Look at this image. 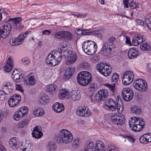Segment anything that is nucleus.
I'll return each mask as SVG.
<instances>
[{"label": "nucleus", "instance_id": "nucleus-18", "mask_svg": "<svg viewBox=\"0 0 151 151\" xmlns=\"http://www.w3.org/2000/svg\"><path fill=\"white\" fill-rule=\"evenodd\" d=\"M141 143L146 144L151 142V133L145 134L141 136L139 139Z\"/></svg>", "mask_w": 151, "mask_h": 151}, {"label": "nucleus", "instance_id": "nucleus-56", "mask_svg": "<svg viewBox=\"0 0 151 151\" xmlns=\"http://www.w3.org/2000/svg\"><path fill=\"white\" fill-rule=\"evenodd\" d=\"M117 111L119 113H122L123 110V105H121L120 104L119 105L117 103Z\"/></svg>", "mask_w": 151, "mask_h": 151}, {"label": "nucleus", "instance_id": "nucleus-4", "mask_svg": "<svg viewBox=\"0 0 151 151\" xmlns=\"http://www.w3.org/2000/svg\"><path fill=\"white\" fill-rule=\"evenodd\" d=\"M73 139V136L71 133L67 130L63 129L60 132L58 142L59 143L68 144Z\"/></svg>", "mask_w": 151, "mask_h": 151}, {"label": "nucleus", "instance_id": "nucleus-47", "mask_svg": "<svg viewBox=\"0 0 151 151\" xmlns=\"http://www.w3.org/2000/svg\"><path fill=\"white\" fill-rule=\"evenodd\" d=\"M10 97L13 99H14V101H15L16 102H17L19 103L21 100V96L18 94H15L12 96Z\"/></svg>", "mask_w": 151, "mask_h": 151}, {"label": "nucleus", "instance_id": "nucleus-39", "mask_svg": "<svg viewBox=\"0 0 151 151\" xmlns=\"http://www.w3.org/2000/svg\"><path fill=\"white\" fill-rule=\"evenodd\" d=\"M94 146L95 144L92 142H90L85 146L84 149L86 150L85 151H92Z\"/></svg>", "mask_w": 151, "mask_h": 151}, {"label": "nucleus", "instance_id": "nucleus-59", "mask_svg": "<svg viewBox=\"0 0 151 151\" xmlns=\"http://www.w3.org/2000/svg\"><path fill=\"white\" fill-rule=\"evenodd\" d=\"M61 51L62 53H63L64 55H66L68 53V50L65 47H62V48L61 49Z\"/></svg>", "mask_w": 151, "mask_h": 151}, {"label": "nucleus", "instance_id": "nucleus-57", "mask_svg": "<svg viewBox=\"0 0 151 151\" xmlns=\"http://www.w3.org/2000/svg\"><path fill=\"white\" fill-rule=\"evenodd\" d=\"M129 4L130 7L132 9H134L137 6V5L135 3H134L133 1H131Z\"/></svg>", "mask_w": 151, "mask_h": 151}, {"label": "nucleus", "instance_id": "nucleus-53", "mask_svg": "<svg viewBox=\"0 0 151 151\" xmlns=\"http://www.w3.org/2000/svg\"><path fill=\"white\" fill-rule=\"evenodd\" d=\"M95 32H93L91 31L90 32L89 31V30H86L84 29L83 30V32H82V35H90L93 34H95Z\"/></svg>", "mask_w": 151, "mask_h": 151}, {"label": "nucleus", "instance_id": "nucleus-49", "mask_svg": "<svg viewBox=\"0 0 151 151\" xmlns=\"http://www.w3.org/2000/svg\"><path fill=\"white\" fill-rule=\"evenodd\" d=\"M28 122L27 119H23L20 122L19 126L21 128H24L28 124Z\"/></svg>", "mask_w": 151, "mask_h": 151}, {"label": "nucleus", "instance_id": "nucleus-15", "mask_svg": "<svg viewBox=\"0 0 151 151\" xmlns=\"http://www.w3.org/2000/svg\"><path fill=\"white\" fill-rule=\"evenodd\" d=\"M111 119L114 124L117 126L123 125L125 121L124 117L119 116L115 114L112 115Z\"/></svg>", "mask_w": 151, "mask_h": 151}, {"label": "nucleus", "instance_id": "nucleus-44", "mask_svg": "<svg viewBox=\"0 0 151 151\" xmlns=\"http://www.w3.org/2000/svg\"><path fill=\"white\" fill-rule=\"evenodd\" d=\"M8 103L9 106L11 107H13L18 105L19 103L17 102H16L14 100L11 98H9Z\"/></svg>", "mask_w": 151, "mask_h": 151}, {"label": "nucleus", "instance_id": "nucleus-38", "mask_svg": "<svg viewBox=\"0 0 151 151\" xmlns=\"http://www.w3.org/2000/svg\"><path fill=\"white\" fill-rule=\"evenodd\" d=\"M131 111L134 114H139L140 113L141 109L140 107L134 105L131 107Z\"/></svg>", "mask_w": 151, "mask_h": 151}, {"label": "nucleus", "instance_id": "nucleus-19", "mask_svg": "<svg viewBox=\"0 0 151 151\" xmlns=\"http://www.w3.org/2000/svg\"><path fill=\"white\" fill-rule=\"evenodd\" d=\"M45 89L50 94L53 95L57 91L58 88L56 85L51 84L47 86Z\"/></svg>", "mask_w": 151, "mask_h": 151}, {"label": "nucleus", "instance_id": "nucleus-54", "mask_svg": "<svg viewBox=\"0 0 151 151\" xmlns=\"http://www.w3.org/2000/svg\"><path fill=\"white\" fill-rule=\"evenodd\" d=\"M6 94L5 93V92L3 91H0V101H2L5 100L6 99Z\"/></svg>", "mask_w": 151, "mask_h": 151}, {"label": "nucleus", "instance_id": "nucleus-12", "mask_svg": "<svg viewBox=\"0 0 151 151\" xmlns=\"http://www.w3.org/2000/svg\"><path fill=\"white\" fill-rule=\"evenodd\" d=\"M109 92L106 89H102L97 92L95 96V99L96 101L99 102L101 101L106 97L108 95Z\"/></svg>", "mask_w": 151, "mask_h": 151}, {"label": "nucleus", "instance_id": "nucleus-6", "mask_svg": "<svg viewBox=\"0 0 151 151\" xmlns=\"http://www.w3.org/2000/svg\"><path fill=\"white\" fill-rule=\"evenodd\" d=\"M129 122L130 127L134 132L140 131L145 126L144 121L139 120V118L132 117Z\"/></svg>", "mask_w": 151, "mask_h": 151}, {"label": "nucleus", "instance_id": "nucleus-20", "mask_svg": "<svg viewBox=\"0 0 151 151\" xmlns=\"http://www.w3.org/2000/svg\"><path fill=\"white\" fill-rule=\"evenodd\" d=\"M138 50L136 48H131L128 52V56L129 59L136 58L138 55Z\"/></svg>", "mask_w": 151, "mask_h": 151}, {"label": "nucleus", "instance_id": "nucleus-21", "mask_svg": "<svg viewBox=\"0 0 151 151\" xmlns=\"http://www.w3.org/2000/svg\"><path fill=\"white\" fill-rule=\"evenodd\" d=\"M13 61L11 58H10L8 59L7 63L4 66V70L7 72H10L13 66Z\"/></svg>", "mask_w": 151, "mask_h": 151}, {"label": "nucleus", "instance_id": "nucleus-2", "mask_svg": "<svg viewBox=\"0 0 151 151\" xmlns=\"http://www.w3.org/2000/svg\"><path fill=\"white\" fill-rule=\"evenodd\" d=\"M62 58V53L58 51L54 50L47 56L45 60L46 63L51 66H55L59 64Z\"/></svg>", "mask_w": 151, "mask_h": 151}, {"label": "nucleus", "instance_id": "nucleus-1", "mask_svg": "<svg viewBox=\"0 0 151 151\" xmlns=\"http://www.w3.org/2000/svg\"><path fill=\"white\" fill-rule=\"evenodd\" d=\"M22 19L20 17L9 18V23H7L0 27V30L2 32L3 37H6L10 34L11 31H14L19 30L22 27L20 23Z\"/></svg>", "mask_w": 151, "mask_h": 151}, {"label": "nucleus", "instance_id": "nucleus-34", "mask_svg": "<svg viewBox=\"0 0 151 151\" xmlns=\"http://www.w3.org/2000/svg\"><path fill=\"white\" fill-rule=\"evenodd\" d=\"M145 24L151 32V16L147 15L145 17Z\"/></svg>", "mask_w": 151, "mask_h": 151}, {"label": "nucleus", "instance_id": "nucleus-11", "mask_svg": "<svg viewBox=\"0 0 151 151\" xmlns=\"http://www.w3.org/2000/svg\"><path fill=\"white\" fill-rule=\"evenodd\" d=\"M147 38L146 35L144 33L137 34L133 37L132 42L133 45L137 46L145 41Z\"/></svg>", "mask_w": 151, "mask_h": 151}, {"label": "nucleus", "instance_id": "nucleus-3", "mask_svg": "<svg viewBox=\"0 0 151 151\" xmlns=\"http://www.w3.org/2000/svg\"><path fill=\"white\" fill-rule=\"evenodd\" d=\"M82 48L83 51L86 53L91 55L96 52L97 46L95 42L92 41L87 40L83 43Z\"/></svg>", "mask_w": 151, "mask_h": 151}, {"label": "nucleus", "instance_id": "nucleus-31", "mask_svg": "<svg viewBox=\"0 0 151 151\" xmlns=\"http://www.w3.org/2000/svg\"><path fill=\"white\" fill-rule=\"evenodd\" d=\"M116 38L114 37H111L104 42V43L106 44L111 47H116L115 45L114 44V42L115 41Z\"/></svg>", "mask_w": 151, "mask_h": 151}, {"label": "nucleus", "instance_id": "nucleus-45", "mask_svg": "<svg viewBox=\"0 0 151 151\" xmlns=\"http://www.w3.org/2000/svg\"><path fill=\"white\" fill-rule=\"evenodd\" d=\"M33 114L36 116H40L44 114V111L38 109H36L33 112Z\"/></svg>", "mask_w": 151, "mask_h": 151}, {"label": "nucleus", "instance_id": "nucleus-8", "mask_svg": "<svg viewBox=\"0 0 151 151\" xmlns=\"http://www.w3.org/2000/svg\"><path fill=\"white\" fill-rule=\"evenodd\" d=\"M133 86L136 89L140 91L145 92L147 89V85L144 80L141 78L137 79L134 81L133 83Z\"/></svg>", "mask_w": 151, "mask_h": 151}, {"label": "nucleus", "instance_id": "nucleus-61", "mask_svg": "<svg viewBox=\"0 0 151 151\" xmlns=\"http://www.w3.org/2000/svg\"><path fill=\"white\" fill-rule=\"evenodd\" d=\"M126 137L127 139L131 142H133L134 141V138L131 136H126Z\"/></svg>", "mask_w": 151, "mask_h": 151}, {"label": "nucleus", "instance_id": "nucleus-28", "mask_svg": "<svg viewBox=\"0 0 151 151\" xmlns=\"http://www.w3.org/2000/svg\"><path fill=\"white\" fill-rule=\"evenodd\" d=\"M43 134L42 132L38 129V127H35L32 133L33 137L36 139L40 138Z\"/></svg>", "mask_w": 151, "mask_h": 151}, {"label": "nucleus", "instance_id": "nucleus-10", "mask_svg": "<svg viewBox=\"0 0 151 151\" xmlns=\"http://www.w3.org/2000/svg\"><path fill=\"white\" fill-rule=\"evenodd\" d=\"M134 77L133 73L131 71H125L122 77V82L123 84L128 85L133 81Z\"/></svg>", "mask_w": 151, "mask_h": 151}, {"label": "nucleus", "instance_id": "nucleus-29", "mask_svg": "<svg viewBox=\"0 0 151 151\" xmlns=\"http://www.w3.org/2000/svg\"><path fill=\"white\" fill-rule=\"evenodd\" d=\"M23 42L18 37H12L9 40L10 44L13 46H16L21 44Z\"/></svg>", "mask_w": 151, "mask_h": 151}, {"label": "nucleus", "instance_id": "nucleus-58", "mask_svg": "<svg viewBox=\"0 0 151 151\" xmlns=\"http://www.w3.org/2000/svg\"><path fill=\"white\" fill-rule=\"evenodd\" d=\"M107 151H118V149L117 147L111 145L110 147H108Z\"/></svg>", "mask_w": 151, "mask_h": 151}, {"label": "nucleus", "instance_id": "nucleus-7", "mask_svg": "<svg viewBox=\"0 0 151 151\" xmlns=\"http://www.w3.org/2000/svg\"><path fill=\"white\" fill-rule=\"evenodd\" d=\"M96 68L101 73L105 76L109 75L111 72V67L102 63H99L97 64Z\"/></svg>", "mask_w": 151, "mask_h": 151}, {"label": "nucleus", "instance_id": "nucleus-22", "mask_svg": "<svg viewBox=\"0 0 151 151\" xmlns=\"http://www.w3.org/2000/svg\"><path fill=\"white\" fill-rule=\"evenodd\" d=\"M22 73L18 71L17 70H14L12 73V77L14 81L19 83L20 81L21 76Z\"/></svg>", "mask_w": 151, "mask_h": 151}, {"label": "nucleus", "instance_id": "nucleus-43", "mask_svg": "<svg viewBox=\"0 0 151 151\" xmlns=\"http://www.w3.org/2000/svg\"><path fill=\"white\" fill-rule=\"evenodd\" d=\"M47 148L50 151H54L56 149V146L54 142H50L47 147Z\"/></svg>", "mask_w": 151, "mask_h": 151}, {"label": "nucleus", "instance_id": "nucleus-33", "mask_svg": "<svg viewBox=\"0 0 151 151\" xmlns=\"http://www.w3.org/2000/svg\"><path fill=\"white\" fill-rule=\"evenodd\" d=\"M70 94V98L74 101L78 100L80 98V95L77 91L71 92Z\"/></svg>", "mask_w": 151, "mask_h": 151}, {"label": "nucleus", "instance_id": "nucleus-25", "mask_svg": "<svg viewBox=\"0 0 151 151\" xmlns=\"http://www.w3.org/2000/svg\"><path fill=\"white\" fill-rule=\"evenodd\" d=\"M18 139L16 137L11 138L9 141V145L10 147L13 149H17L18 148L19 146L17 144Z\"/></svg>", "mask_w": 151, "mask_h": 151}, {"label": "nucleus", "instance_id": "nucleus-14", "mask_svg": "<svg viewBox=\"0 0 151 151\" xmlns=\"http://www.w3.org/2000/svg\"><path fill=\"white\" fill-rule=\"evenodd\" d=\"M14 88V85L12 83L9 81L4 82L1 87L3 91L5 92V94L6 95L11 94Z\"/></svg>", "mask_w": 151, "mask_h": 151}, {"label": "nucleus", "instance_id": "nucleus-52", "mask_svg": "<svg viewBox=\"0 0 151 151\" xmlns=\"http://www.w3.org/2000/svg\"><path fill=\"white\" fill-rule=\"evenodd\" d=\"M7 113V111L6 109L0 110V117L3 119L6 116Z\"/></svg>", "mask_w": 151, "mask_h": 151}, {"label": "nucleus", "instance_id": "nucleus-64", "mask_svg": "<svg viewBox=\"0 0 151 151\" xmlns=\"http://www.w3.org/2000/svg\"><path fill=\"white\" fill-rule=\"evenodd\" d=\"M136 22L139 25H143L144 24V22L141 19H137L136 20Z\"/></svg>", "mask_w": 151, "mask_h": 151}, {"label": "nucleus", "instance_id": "nucleus-36", "mask_svg": "<svg viewBox=\"0 0 151 151\" xmlns=\"http://www.w3.org/2000/svg\"><path fill=\"white\" fill-rule=\"evenodd\" d=\"M39 101L41 104L45 105L49 102V100L47 96L44 95L39 99Z\"/></svg>", "mask_w": 151, "mask_h": 151}, {"label": "nucleus", "instance_id": "nucleus-62", "mask_svg": "<svg viewBox=\"0 0 151 151\" xmlns=\"http://www.w3.org/2000/svg\"><path fill=\"white\" fill-rule=\"evenodd\" d=\"M129 0H123V3L124 7L126 8H128L129 7L128 3Z\"/></svg>", "mask_w": 151, "mask_h": 151}, {"label": "nucleus", "instance_id": "nucleus-32", "mask_svg": "<svg viewBox=\"0 0 151 151\" xmlns=\"http://www.w3.org/2000/svg\"><path fill=\"white\" fill-rule=\"evenodd\" d=\"M140 49L142 51H150L151 50V46L150 44L145 42L142 43L140 46Z\"/></svg>", "mask_w": 151, "mask_h": 151}, {"label": "nucleus", "instance_id": "nucleus-55", "mask_svg": "<svg viewBox=\"0 0 151 151\" xmlns=\"http://www.w3.org/2000/svg\"><path fill=\"white\" fill-rule=\"evenodd\" d=\"M22 63L25 65H27L30 63L29 59L27 58H24L22 60Z\"/></svg>", "mask_w": 151, "mask_h": 151}, {"label": "nucleus", "instance_id": "nucleus-24", "mask_svg": "<svg viewBox=\"0 0 151 151\" xmlns=\"http://www.w3.org/2000/svg\"><path fill=\"white\" fill-rule=\"evenodd\" d=\"M53 110L55 112L59 113L64 109V106L62 104L57 102L54 104L52 106Z\"/></svg>", "mask_w": 151, "mask_h": 151}, {"label": "nucleus", "instance_id": "nucleus-26", "mask_svg": "<svg viewBox=\"0 0 151 151\" xmlns=\"http://www.w3.org/2000/svg\"><path fill=\"white\" fill-rule=\"evenodd\" d=\"M104 144L102 141H97L96 143L94 151H105Z\"/></svg>", "mask_w": 151, "mask_h": 151}, {"label": "nucleus", "instance_id": "nucleus-50", "mask_svg": "<svg viewBox=\"0 0 151 151\" xmlns=\"http://www.w3.org/2000/svg\"><path fill=\"white\" fill-rule=\"evenodd\" d=\"M97 84L96 83H92L90 86V91H95L97 89Z\"/></svg>", "mask_w": 151, "mask_h": 151}, {"label": "nucleus", "instance_id": "nucleus-63", "mask_svg": "<svg viewBox=\"0 0 151 151\" xmlns=\"http://www.w3.org/2000/svg\"><path fill=\"white\" fill-rule=\"evenodd\" d=\"M16 89L21 92L23 91V90L22 89V86L20 84H17L16 85Z\"/></svg>", "mask_w": 151, "mask_h": 151}, {"label": "nucleus", "instance_id": "nucleus-42", "mask_svg": "<svg viewBox=\"0 0 151 151\" xmlns=\"http://www.w3.org/2000/svg\"><path fill=\"white\" fill-rule=\"evenodd\" d=\"M64 38L65 40H71L72 39L71 33L68 31H64Z\"/></svg>", "mask_w": 151, "mask_h": 151}, {"label": "nucleus", "instance_id": "nucleus-16", "mask_svg": "<svg viewBox=\"0 0 151 151\" xmlns=\"http://www.w3.org/2000/svg\"><path fill=\"white\" fill-rule=\"evenodd\" d=\"M115 48L104 43L102 48V53L104 56H109L114 52Z\"/></svg>", "mask_w": 151, "mask_h": 151}, {"label": "nucleus", "instance_id": "nucleus-46", "mask_svg": "<svg viewBox=\"0 0 151 151\" xmlns=\"http://www.w3.org/2000/svg\"><path fill=\"white\" fill-rule=\"evenodd\" d=\"M118 74L116 73L113 74L111 77V82L114 84H116L119 79Z\"/></svg>", "mask_w": 151, "mask_h": 151}, {"label": "nucleus", "instance_id": "nucleus-41", "mask_svg": "<svg viewBox=\"0 0 151 151\" xmlns=\"http://www.w3.org/2000/svg\"><path fill=\"white\" fill-rule=\"evenodd\" d=\"M85 111H86V107H79L78 109L77 114L78 115L83 116L85 115L84 113Z\"/></svg>", "mask_w": 151, "mask_h": 151}, {"label": "nucleus", "instance_id": "nucleus-51", "mask_svg": "<svg viewBox=\"0 0 151 151\" xmlns=\"http://www.w3.org/2000/svg\"><path fill=\"white\" fill-rule=\"evenodd\" d=\"M29 32L28 31H27L25 32L23 34V35H20L18 37L21 40H22V42H23L24 41V39L27 37L28 36V33Z\"/></svg>", "mask_w": 151, "mask_h": 151}, {"label": "nucleus", "instance_id": "nucleus-40", "mask_svg": "<svg viewBox=\"0 0 151 151\" xmlns=\"http://www.w3.org/2000/svg\"><path fill=\"white\" fill-rule=\"evenodd\" d=\"M64 31H61L57 32L55 34V37L58 40L64 38Z\"/></svg>", "mask_w": 151, "mask_h": 151}, {"label": "nucleus", "instance_id": "nucleus-17", "mask_svg": "<svg viewBox=\"0 0 151 151\" xmlns=\"http://www.w3.org/2000/svg\"><path fill=\"white\" fill-rule=\"evenodd\" d=\"M68 59L66 60V63L67 65H71L75 62L77 60V57L76 54L73 52H71L68 55Z\"/></svg>", "mask_w": 151, "mask_h": 151}, {"label": "nucleus", "instance_id": "nucleus-5", "mask_svg": "<svg viewBox=\"0 0 151 151\" xmlns=\"http://www.w3.org/2000/svg\"><path fill=\"white\" fill-rule=\"evenodd\" d=\"M91 75L88 71H82L79 73L77 76L78 83L81 85L86 86L88 84L91 80Z\"/></svg>", "mask_w": 151, "mask_h": 151}, {"label": "nucleus", "instance_id": "nucleus-27", "mask_svg": "<svg viewBox=\"0 0 151 151\" xmlns=\"http://www.w3.org/2000/svg\"><path fill=\"white\" fill-rule=\"evenodd\" d=\"M69 91L66 89H62L60 90L58 94V97L61 99H63L65 98L67 99L69 94Z\"/></svg>", "mask_w": 151, "mask_h": 151}, {"label": "nucleus", "instance_id": "nucleus-37", "mask_svg": "<svg viewBox=\"0 0 151 151\" xmlns=\"http://www.w3.org/2000/svg\"><path fill=\"white\" fill-rule=\"evenodd\" d=\"M28 79L29 84L32 86L34 85L35 83V78L33 74H30L28 76Z\"/></svg>", "mask_w": 151, "mask_h": 151}, {"label": "nucleus", "instance_id": "nucleus-23", "mask_svg": "<svg viewBox=\"0 0 151 151\" xmlns=\"http://www.w3.org/2000/svg\"><path fill=\"white\" fill-rule=\"evenodd\" d=\"M75 68L74 67L70 66L66 70L65 73V78L68 79L74 73Z\"/></svg>", "mask_w": 151, "mask_h": 151}, {"label": "nucleus", "instance_id": "nucleus-9", "mask_svg": "<svg viewBox=\"0 0 151 151\" xmlns=\"http://www.w3.org/2000/svg\"><path fill=\"white\" fill-rule=\"evenodd\" d=\"M28 112V108L25 106H22L15 112L13 115V118L16 121H19L22 117L25 116Z\"/></svg>", "mask_w": 151, "mask_h": 151}, {"label": "nucleus", "instance_id": "nucleus-13", "mask_svg": "<svg viewBox=\"0 0 151 151\" xmlns=\"http://www.w3.org/2000/svg\"><path fill=\"white\" fill-rule=\"evenodd\" d=\"M122 97L125 101H129L132 99L133 94V91L129 88L123 89L122 93Z\"/></svg>", "mask_w": 151, "mask_h": 151}, {"label": "nucleus", "instance_id": "nucleus-48", "mask_svg": "<svg viewBox=\"0 0 151 151\" xmlns=\"http://www.w3.org/2000/svg\"><path fill=\"white\" fill-rule=\"evenodd\" d=\"M81 143V142L80 139L78 138H75L73 140V145L75 147H79L80 146Z\"/></svg>", "mask_w": 151, "mask_h": 151}, {"label": "nucleus", "instance_id": "nucleus-30", "mask_svg": "<svg viewBox=\"0 0 151 151\" xmlns=\"http://www.w3.org/2000/svg\"><path fill=\"white\" fill-rule=\"evenodd\" d=\"M117 101H116L115 103L112 104L110 106L105 104L104 106V108L110 111H115L117 109Z\"/></svg>", "mask_w": 151, "mask_h": 151}, {"label": "nucleus", "instance_id": "nucleus-35", "mask_svg": "<svg viewBox=\"0 0 151 151\" xmlns=\"http://www.w3.org/2000/svg\"><path fill=\"white\" fill-rule=\"evenodd\" d=\"M80 68L81 69L86 70H89L90 68V64L86 61H82L80 65Z\"/></svg>", "mask_w": 151, "mask_h": 151}, {"label": "nucleus", "instance_id": "nucleus-60", "mask_svg": "<svg viewBox=\"0 0 151 151\" xmlns=\"http://www.w3.org/2000/svg\"><path fill=\"white\" fill-rule=\"evenodd\" d=\"M116 102V101L112 99H110L108 100L107 102H106V104L107 105H108V106H110L112 104L115 103Z\"/></svg>", "mask_w": 151, "mask_h": 151}]
</instances>
